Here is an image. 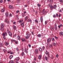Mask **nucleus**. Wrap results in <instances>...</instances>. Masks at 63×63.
Here are the masks:
<instances>
[{"label": "nucleus", "instance_id": "nucleus-1", "mask_svg": "<svg viewBox=\"0 0 63 63\" xmlns=\"http://www.w3.org/2000/svg\"><path fill=\"white\" fill-rule=\"evenodd\" d=\"M29 34V32H26V36H28V38H29L30 37V34Z\"/></svg>", "mask_w": 63, "mask_h": 63}, {"label": "nucleus", "instance_id": "nucleus-2", "mask_svg": "<svg viewBox=\"0 0 63 63\" xmlns=\"http://www.w3.org/2000/svg\"><path fill=\"white\" fill-rule=\"evenodd\" d=\"M6 9V8H5V7H3V8H2L1 10V13H3V12H5V10Z\"/></svg>", "mask_w": 63, "mask_h": 63}, {"label": "nucleus", "instance_id": "nucleus-3", "mask_svg": "<svg viewBox=\"0 0 63 63\" xmlns=\"http://www.w3.org/2000/svg\"><path fill=\"white\" fill-rule=\"evenodd\" d=\"M2 35L6 36H7V33L6 32H4L2 34Z\"/></svg>", "mask_w": 63, "mask_h": 63}, {"label": "nucleus", "instance_id": "nucleus-4", "mask_svg": "<svg viewBox=\"0 0 63 63\" xmlns=\"http://www.w3.org/2000/svg\"><path fill=\"white\" fill-rule=\"evenodd\" d=\"M19 60V57H17L15 58V61H18Z\"/></svg>", "mask_w": 63, "mask_h": 63}, {"label": "nucleus", "instance_id": "nucleus-5", "mask_svg": "<svg viewBox=\"0 0 63 63\" xmlns=\"http://www.w3.org/2000/svg\"><path fill=\"white\" fill-rule=\"evenodd\" d=\"M0 26L1 28H3L4 26V24L3 23H1L0 25Z\"/></svg>", "mask_w": 63, "mask_h": 63}, {"label": "nucleus", "instance_id": "nucleus-6", "mask_svg": "<svg viewBox=\"0 0 63 63\" xmlns=\"http://www.w3.org/2000/svg\"><path fill=\"white\" fill-rule=\"evenodd\" d=\"M51 41V38H48L47 40V42H50Z\"/></svg>", "mask_w": 63, "mask_h": 63}, {"label": "nucleus", "instance_id": "nucleus-7", "mask_svg": "<svg viewBox=\"0 0 63 63\" xmlns=\"http://www.w3.org/2000/svg\"><path fill=\"white\" fill-rule=\"evenodd\" d=\"M42 56L41 55H39L38 56V58L39 60H41L42 59Z\"/></svg>", "mask_w": 63, "mask_h": 63}, {"label": "nucleus", "instance_id": "nucleus-8", "mask_svg": "<svg viewBox=\"0 0 63 63\" xmlns=\"http://www.w3.org/2000/svg\"><path fill=\"white\" fill-rule=\"evenodd\" d=\"M24 22H23L21 23V25L22 27H24Z\"/></svg>", "mask_w": 63, "mask_h": 63}, {"label": "nucleus", "instance_id": "nucleus-9", "mask_svg": "<svg viewBox=\"0 0 63 63\" xmlns=\"http://www.w3.org/2000/svg\"><path fill=\"white\" fill-rule=\"evenodd\" d=\"M13 29L15 30H16V26H13Z\"/></svg>", "mask_w": 63, "mask_h": 63}, {"label": "nucleus", "instance_id": "nucleus-10", "mask_svg": "<svg viewBox=\"0 0 63 63\" xmlns=\"http://www.w3.org/2000/svg\"><path fill=\"white\" fill-rule=\"evenodd\" d=\"M59 34L60 36H63V32H59Z\"/></svg>", "mask_w": 63, "mask_h": 63}, {"label": "nucleus", "instance_id": "nucleus-11", "mask_svg": "<svg viewBox=\"0 0 63 63\" xmlns=\"http://www.w3.org/2000/svg\"><path fill=\"white\" fill-rule=\"evenodd\" d=\"M9 35L10 37H12V33L11 32H9Z\"/></svg>", "mask_w": 63, "mask_h": 63}, {"label": "nucleus", "instance_id": "nucleus-12", "mask_svg": "<svg viewBox=\"0 0 63 63\" xmlns=\"http://www.w3.org/2000/svg\"><path fill=\"white\" fill-rule=\"evenodd\" d=\"M50 8L51 9L50 10L51 11L52 10H53V9L54 8H53V6H52V5H51L50 6Z\"/></svg>", "mask_w": 63, "mask_h": 63}, {"label": "nucleus", "instance_id": "nucleus-13", "mask_svg": "<svg viewBox=\"0 0 63 63\" xmlns=\"http://www.w3.org/2000/svg\"><path fill=\"white\" fill-rule=\"evenodd\" d=\"M9 7L10 8V9H12L13 8V6L12 5H10L9 6Z\"/></svg>", "mask_w": 63, "mask_h": 63}, {"label": "nucleus", "instance_id": "nucleus-14", "mask_svg": "<svg viewBox=\"0 0 63 63\" xmlns=\"http://www.w3.org/2000/svg\"><path fill=\"white\" fill-rule=\"evenodd\" d=\"M40 21L41 22H43V17H40Z\"/></svg>", "mask_w": 63, "mask_h": 63}, {"label": "nucleus", "instance_id": "nucleus-15", "mask_svg": "<svg viewBox=\"0 0 63 63\" xmlns=\"http://www.w3.org/2000/svg\"><path fill=\"white\" fill-rule=\"evenodd\" d=\"M46 55H48V57H49V54H48L47 51L46 52Z\"/></svg>", "mask_w": 63, "mask_h": 63}, {"label": "nucleus", "instance_id": "nucleus-16", "mask_svg": "<svg viewBox=\"0 0 63 63\" xmlns=\"http://www.w3.org/2000/svg\"><path fill=\"white\" fill-rule=\"evenodd\" d=\"M24 50L25 52L27 54H28V51H27V50L26 49H25Z\"/></svg>", "mask_w": 63, "mask_h": 63}, {"label": "nucleus", "instance_id": "nucleus-17", "mask_svg": "<svg viewBox=\"0 0 63 63\" xmlns=\"http://www.w3.org/2000/svg\"><path fill=\"white\" fill-rule=\"evenodd\" d=\"M37 37L40 38V37L42 36V35H41V34H39L37 35Z\"/></svg>", "mask_w": 63, "mask_h": 63}, {"label": "nucleus", "instance_id": "nucleus-18", "mask_svg": "<svg viewBox=\"0 0 63 63\" xmlns=\"http://www.w3.org/2000/svg\"><path fill=\"white\" fill-rule=\"evenodd\" d=\"M17 38L19 40H20V36H19V35L18 36H17Z\"/></svg>", "mask_w": 63, "mask_h": 63}, {"label": "nucleus", "instance_id": "nucleus-19", "mask_svg": "<svg viewBox=\"0 0 63 63\" xmlns=\"http://www.w3.org/2000/svg\"><path fill=\"white\" fill-rule=\"evenodd\" d=\"M4 29L3 28H1L0 30L1 31H4Z\"/></svg>", "mask_w": 63, "mask_h": 63}, {"label": "nucleus", "instance_id": "nucleus-20", "mask_svg": "<svg viewBox=\"0 0 63 63\" xmlns=\"http://www.w3.org/2000/svg\"><path fill=\"white\" fill-rule=\"evenodd\" d=\"M5 15L6 17H8L9 16V14L8 13H6L5 14Z\"/></svg>", "mask_w": 63, "mask_h": 63}, {"label": "nucleus", "instance_id": "nucleus-21", "mask_svg": "<svg viewBox=\"0 0 63 63\" xmlns=\"http://www.w3.org/2000/svg\"><path fill=\"white\" fill-rule=\"evenodd\" d=\"M21 40L23 42H25V39L24 38H21Z\"/></svg>", "mask_w": 63, "mask_h": 63}, {"label": "nucleus", "instance_id": "nucleus-22", "mask_svg": "<svg viewBox=\"0 0 63 63\" xmlns=\"http://www.w3.org/2000/svg\"><path fill=\"white\" fill-rule=\"evenodd\" d=\"M39 49L40 51H42V49L41 47L39 48Z\"/></svg>", "mask_w": 63, "mask_h": 63}, {"label": "nucleus", "instance_id": "nucleus-23", "mask_svg": "<svg viewBox=\"0 0 63 63\" xmlns=\"http://www.w3.org/2000/svg\"><path fill=\"white\" fill-rule=\"evenodd\" d=\"M55 29H57V26L56 25V24H55Z\"/></svg>", "mask_w": 63, "mask_h": 63}, {"label": "nucleus", "instance_id": "nucleus-24", "mask_svg": "<svg viewBox=\"0 0 63 63\" xmlns=\"http://www.w3.org/2000/svg\"><path fill=\"white\" fill-rule=\"evenodd\" d=\"M53 8H54L55 9L56 8V5H54Z\"/></svg>", "mask_w": 63, "mask_h": 63}, {"label": "nucleus", "instance_id": "nucleus-25", "mask_svg": "<svg viewBox=\"0 0 63 63\" xmlns=\"http://www.w3.org/2000/svg\"><path fill=\"white\" fill-rule=\"evenodd\" d=\"M8 19H6L5 20V22H6V23H7V22H8Z\"/></svg>", "mask_w": 63, "mask_h": 63}, {"label": "nucleus", "instance_id": "nucleus-26", "mask_svg": "<svg viewBox=\"0 0 63 63\" xmlns=\"http://www.w3.org/2000/svg\"><path fill=\"white\" fill-rule=\"evenodd\" d=\"M9 63H14V61L13 60L9 62Z\"/></svg>", "mask_w": 63, "mask_h": 63}, {"label": "nucleus", "instance_id": "nucleus-27", "mask_svg": "<svg viewBox=\"0 0 63 63\" xmlns=\"http://www.w3.org/2000/svg\"><path fill=\"white\" fill-rule=\"evenodd\" d=\"M23 20H21L19 21V23H20V22H22V21H23Z\"/></svg>", "mask_w": 63, "mask_h": 63}, {"label": "nucleus", "instance_id": "nucleus-28", "mask_svg": "<svg viewBox=\"0 0 63 63\" xmlns=\"http://www.w3.org/2000/svg\"><path fill=\"white\" fill-rule=\"evenodd\" d=\"M35 51L36 53H38V49H35Z\"/></svg>", "mask_w": 63, "mask_h": 63}, {"label": "nucleus", "instance_id": "nucleus-29", "mask_svg": "<svg viewBox=\"0 0 63 63\" xmlns=\"http://www.w3.org/2000/svg\"><path fill=\"white\" fill-rule=\"evenodd\" d=\"M3 51L4 52V53H5L6 52V50L5 49H3Z\"/></svg>", "mask_w": 63, "mask_h": 63}, {"label": "nucleus", "instance_id": "nucleus-30", "mask_svg": "<svg viewBox=\"0 0 63 63\" xmlns=\"http://www.w3.org/2000/svg\"><path fill=\"white\" fill-rule=\"evenodd\" d=\"M47 13V11H45L44 12L43 15H45Z\"/></svg>", "mask_w": 63, "mask_h": 63}, {"label": "nucleus", "instance_id": "nucleus-31", "mask_svg": "<svg viewBox=\"0 0 63 63\" xmlns=\"http://www.w3.org/2000/svg\"><path fill=\"white\" fill-rule=\"evenodd\" d=\"M11 50H9L8 51H7V52L8 53H10V52H11Z\"/></svg>", "mask_w": 63, "mask_h": 63}, {"label": "nucleus", "instance_id": "nucleus-32", "mask_svg": "<svg viewBox=\"0 0 63 63\" xmlns=\"http://www.w3.org/2000/svg\"><path fill=\"white\" fill-rule=\"evenodd\" d=\"M35 22H36V23H38V21L37 20H35Z\"/></svg>", "mask_w": 63, "mask_h": 63}, {"label": "nucleus", "instance_id": "nucleus-33", "mask_svg": "<svg viewBox=\"0 0 63 63\" xmlns=\"http://www.w3.org/2000/svg\"><path fill=\"white\" fill-rule=\"evenodd\" d=\"M47 21H46L45 22V25H47Z\"/></svg>", "mask_w": 63, "mask_h": 63}, {"label": "nucleus", "instance_id": "nucleus-34", "mask_svg": "<svg viewBox=\"0 0 63 63\" xmlns=\"http://www.w3.org/2000/svg\"><path fill=\"white\" fill-rule=\"evenodd\" d=\"M9 45V43L7 42H6L5 43V45L6 46H8Z\"/></svg>", "mask_w": 63, "mask_h": 63}, {"label": "nucleus", "instance_id": "nucleus-35", "mask_svg": "<svg viewBox=\"0 0 63 63\" xmlns=\"http://www.w3.org/2000/svg\"><path fill=\"white\" fill-rule=\"evenodd\" d=\"M7 33H9V29H7Z\"/></svg>", "mask_w": 63, "mask_h": 63}, {"label": "nucleus", "instance_id": "nucleus-36", "mask_svg": "<svg viewBox=\"0 0 63 63\" xmlns=\"http://www.w3.org/2000/svg\"><path fill=\"white\" fill-rule=\"evenodd\" d=\"M10 59H12L13 58V56L12 55H10L9 57Z\"/></svg>", "mask_w": 63, "mask_h": 63}, {"label": "nucleus", "instance_id": "nucleus-37", "mask_svg": "<svg viewBox=\"0 0 63 63\" xmlns=\"http://www.w3.org/2000/svg\"><path fill=\"white\" fill-rule=\"evenodd\" d=\"M51 59H53L54 58V57H53V55H52V56H51Z\"/></svg>", "mask_w": 63, "mask_h": 63}, {"label": "nucleus", "instance_id": "nucleus-38", "mask_svg": "<svg viewBox=\"0 0 63 63\" xmlns=\"http://www.w3.org/2000/svg\"><path fill=\"white\" fill-rule=\"evenodd\" d=\"M45 59L46 60H47V56H45Z\"/></svg>", "mask_w": 63, "mask_h": 63}, {"label": "nucleus", "instance_id": "nucleus-39", "mask_svg": "<svg viewBox=\"0 0 63 63\" xmlns=\"http://www.w3.org/2000/svg\"><path fill=\"white\" fill-rule=\"evenodd\" d=\"M3 46V44L2 43H0V46L1 47H2V46Z\"/></svg>", "mask_w": 63, "mask_h": 63}, {"label": "nucleus", "instance_id": "nucleus-40", "mask_svg": "<svg viewBox=\"0 0 63 63\" xmlns=\"http://www.w3.org/2000/svg\"><path fill=\"white\" fill-rule=\"evenodd\" d=\"M45 47L44 46H43L42 49L43 50H44L45 49Z\"/></svg>", "mask_w": 63, "mask_h": 63}, {"label": "nucleus", "instance_id": "nucleus-41", "mask_svg": "<svg viewBox=\"0 0 63 63\" xmlns=\"http://www.w3.org/2000/svg\"><path fill=\"white\" fill-rule=\"evenodd\" d=\"M24 52H22V56H23V55H24Z\"/></svg>", "mask_w": 63, "mask_h": 63}, {"label": "nucleus", "instance_id": "nucleus-42", "mask_svg": "<svg viewBox=\"0 0 63 63\" xmlns=\"http://www.w3.org/2000/svg\"><path fill=\"white\" fill-rule=\"evenodd\" d=\"M51 40L53 41H54V38H52Z\"/></svg>", "mask_w": 63, "mask_h": 63}, {"label": "nucleus", "instance_id": "nucleus-43", "mask_svg": "<svg viewBox=\"0 0 63 63\" xmlns=\"http://www.w3.org/2000/svg\"><path fill=\"white\" fill-rule=\"evenodd\" d=\"M31 20L30 19H28V21L29 22L31 21Z\"/></svg>", "mask_w": 63, "mask_h": 63}, {"label": "nucleus", "instance_id": "nucleus-44", "mask_svg": "<svg viewBox=\"0 0 63 63\" xmlns=\"http://www.w3.org/2000/svg\"><path fill=\"white\" fill-rule=\"evenodd\" d=\"M60 2L61 3H62L63 2V0H60Z\"/></svg>", "mask_w": 63, "mask_h": 63}, {"label": "nucleus", "instance_id": "nucleus-45", "mask_svg": "<svg viewBox=\"0 0 63 63\" xmlns=\"http://www.w3.org/2000/svg\"><path fill=\"white\" fill-rule=\"evenodd\" d=\"M3 38L4 39H6V37H5V35H3Z\"/></svg>", "mask_w": 63, "mask_h": 63}, {"label": "nucleus", "instance_id": "nucleus-46", "mask_svg": "<svg viewBox=\"0 0 63 63\" xmlns=\"http://www.w3.org/2000/svg\"><path fill=\"white\" fill-rule=\"evenodd\" d=\"M53 17H54V18H55V17H56V16H55V15H54L53 16Z\"/></svg>", "mask_w": 63, "mask_h": 63}, {"label": "nucleus", "instance_id": "nucleus-47", "mask_svg": "<svg viewBox=\"0 0 63 63\" xmlns=\"http://www.w3.org/2000/svg\"><path fill=\"white\" fill-rule=\"evenodd\" d=\"M28 46L29 47H30V48L31 47V45L30 44H29Z\"/></svg>", "mask_w": 63, "mask_h": 63}, {"label": "nucleus", "instance_id": "nucleus-48", "mask_svg": "<svg viewBox=\"0 0 63 63\" xmlns=\"http://www.w3.org/2000/svg\"><path fill=\"white\" fill-rule=\"evenodd\" d=\"M28 18V16H26L25 18V19L27 20V18Z\"/></svg>", "mask_w": 63, "mask_h": 63}, {"label": "nucleus", "instance_id": "nucleus-49", "mask_svg": "<svg viewBox=\"0 0 63 63\" xmlns=\"http://www.w3.org/2000/svg\"><path fill=\"white\" fill-rule=\"evenodd\" d=\"M46 11L45 10V9H43V12H46Z\"/></svg>", "mask_w": 63, "mask_h": 63}, {"label": "nucleus", "instance_id": "nucleus-50", "mask_svg": "<svg viewBox=\"0 0 63 63\" xmlns=\"http://www.w3.org/2000/svg\"><path fill=\"white\" fill-rule=\"evenodd\" d=\"M59 12H60V13H62V10H61V9H60L59 10Z\"/></svg>", "mask_w": 63, "mask_h": 63}, {"label": "nucleus", "instance_id": "nucleus-51", "mask_svg": "<svg viewBox=\"0 0 63 63\" xmlns=\"http://www.w3.org/2000/svg\"><path fill=\"white\" fill-rule=\"evenodd\" d=\"M16 50L17 51H19V49L18 48H17L16 49Z\"/></svg>", "mask_w": 63, "mask_h": 63}, {"label": "nucleus", "instance_id": "nucleus-52", "mask_svg": "<svg viewBox=\"0 0 63 63\" xmlns=\"http://www.w3.org/2000/svg\"><path fill=\"white\" fill-rule=\"evenodd\" d=\"M55 38L56 39H58V37H56V36H55Z\"/></svg>", "mask_w": 63, "mask_h": 63}, {"label": "nucleus", "instance_id": "nucleus-53", "mask_svg": "<svg viewBox=\"0 0 63 63\" xmlns=\"http://www.w3.org/2000/svg\"><path fill=\"white\" fill-rule=\"evenodd\" d=\"M58 54H57L56 55V57H57V58H58Z\"/></svg>", "mask_w": 63, "mask_h": 63}, {"label": "nucleus", "instance_id": "nucleus-54", "mask_svg": "<svg viewBox=\"0 0 63 63\" xmlns=\"http://www.w3.org/2000/svg\"><path fill=\"white\" fill-rule=\"evenodd\" d=\"M37 6H38V7H40V4L38 3L37 4Z\"/></svg>", "mask_w": 63, "mask_h": 63}, {"label": "nucleus", "instance_id": "nucleus-55", "mask_svg": "<svg viewBox=\"0 0 63 63\" xmlns=\"http://www.w3.org/2000/svg\"><path fill=\"white\" fill-rule=\"evenodd\" d=\"M47 42V45H49V42H48V41Z\"/></svg>", "mask_w": 63, "mask_h": 63}, {"label": "nucleus", "instance_id": "nucleus-56", "mask_svg": "<svg viewBox=\"0 0 63 63\" xmlns=\"http://www.w3.org/2000/svg\"><path fill=\"white\" fill-rule=\"evenodd\" d=\"M36 58L35 57H34V60L36 61Z\"/></svg>", "mask_w": 63, "mask_h": 63}, {"label": "nucleus", "instance_id": "nucleus-57", "mask_svg": "<svg viewBox=\"0 0 63 63\" xmlns=\"http://www.w3.org/2000/svg\"><path fill=\"white\" fill-rule=\"evenodd\" d=\"M55 45H56V44H55V43H53V45L54 46H55Z\"/></svg>", "mask_w": 63, "mask_h": 63}, {"label": "nucleus", "instance_id": "nucleus-58", "mask_svg": "<svg viewBox=\"0 0 63 63\" xmlns=\"http://www.w3.org/2000/svg\"><path fill=\"white\" fill-rule=\"evenodd\" d=\"M3 2V0H1L0 1V2L2 3Z\"/></svg>", "mask_w": 63, "mask_h": 63}, {"label": "nucleus", "instance_id": "nucleus-59", "mask_svg": "<svg viewBox=\"0 0 63 63\" xmlns=\"http://www.w3.org/2000/svg\"><path fill=\"white\" fill-rule=\"evenodd\" d=\"M28 36H26V39H28Z\"/></svg>", "mask_w": 63, "mask_h": 63}, {"label": "nucleus", "instance_id": "nucleus-60", "mask_svg": "<svg viewBox=\"0 0 63 63\" xmlns=\"http://www.w3.org/2000/svg\"><path fill=\"white\" fill-rule=\"evenodd\" d=\"M15 43L16 44H18V41H16L15 42Z\"/></svg>", "mask_w": 63, "mask_h": 63}, {"label": "nucleus", "instance_id": "nucleus-61", "mask_svg": "<svg viewBox=\"0 0 63 63\" xmlns=\"http://www.w3.org/2000/svg\"><path fill=\"white\" fill-rule=\"evenodd\" d=\"M10 16H11V17L12 16V14H10Z\"/></svg>", "mask_w": 63, "mask_h": 63}, {"label": "nucleus", "instance_id": "nucleus-62", "mask_svg": "<svg viewBox=\"0 0 63 63\" xmlns=\"http://www.w3.org/2000/svg\"><path fill=\"white\" fill-rule=\"evenodd\" d=\"M14 53V52H11L10 54H13V53Z\"/></svg>", "mask_w": 63, "mask_h": 63}, {"label": "nucleus", "instance_id": "nucleus-63", "mask_svg": "<svg viewBox=\"0 0 63 63\" xmlns=\"http://www.w3.org/2000/svg\"><path fill=\"white\" fill-rule=\"evenodd\" d=\"M32 35H34V32H32Z\"/></svg>", "mask_w": 63, "mask_h": 63}, {"label": "nucleus", "instance_id": "nucleus-64", "mask_svg": "<svg viewBox=\"0 0 63 63\" xmlns=\"http://www.w3.org/2000/svg\"><path fill=\"white\" fill-rule=\"evenodd\" d=\"M53 2V0H51L50 1V2Z\"/></svg>", "mask_w": 63, "mask_h": 63}]
</instances>
